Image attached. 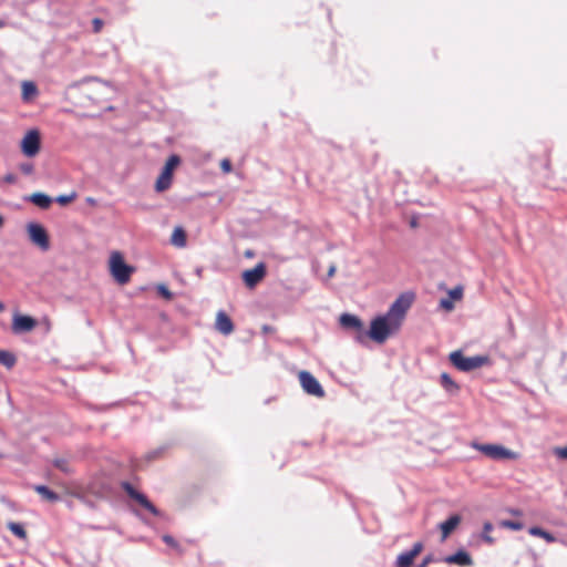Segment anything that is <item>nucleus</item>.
Instances as JSON below:
<instances>
[{
  "instance_id": "f257e3e1",
  "label": "nucleus",
  "mask_w": 567,
  "mask_h": 567,
  "mask_svg": "<svg viewBox=\"0 0 567 567\" xmlns=\"http://www.w3.org/2000/svg\"><path fill=\"white\" fill-rule=\"evenodd\" d=\"M400 329L398 321H393L386 315L379 316L371 321L370 329L365 332L371 340L377 343H384L389 337L396 333Z\"/></svg>"
},
{
  "instance_id": "f03ea898",
  "label": "nucleus",
  "mask_w": 567,
  "mask_h": 567,
  "mask_svg": "<svg viewBox=\"0 0 567 567\" xmlns=\"http://www.w3.org/2000/svg\"><path fill=\"white\" fill-rule=\"evenodd\" d=\"M470 446L493 461H515L520 456L519 453L512 451L501 444L478 443L476 441H472Z\"/></svg>"
},
{
  "instance_id": "7ed1b4c3",
  "label": "nucleus",
  "mask_w": 567,
  "mask_h": 567,
  "mask_svg": "<svg viewBox=\"0 0 567 567\" xmlns=\"http://www.w3.org/2000/svg\"><path fill=\"white\" fill-rule=\"evenodd\" d=\"M109 268L114 280L120 285H125L130 281L134 267L128 266L124 261V257L120 251H113L110 256Z\"/></svg>"
},
{
  "instance_id": "20e7f679",
  "label": "nucleus",
  "mask_w": 567,
  "mask_h": 567,
  "mask_svg": "<svg viewBox=\"0 0 567 567\" xmlns=\"http://www.w3.org/2000/svg\"><path fill=\"white\" fill-rule=\"evenodd\" d=\"M450 361L460 371L468 372L485 365L488 358L483 355L464 357L461 351H454L450 354Z\"/></svg>"
},
{
  "instance_id": "39448f33",
  "label": "nucleus",
  "mask_w": 567,
  "mask_h": 567,
  "mask_svg": "<svg viewBox=\"0 0 567 567\" xmlns=\"http://www.w3.org/2000/svg\"><path fill=\"white\" fill-rule=\"evenodd\" d=\"M181 158L177 155H171L166 161L159 176L155 182V190L158 193L167 190L173 182L174 169L179 165Z\"/></svg>"
},
{
  "instance_id": "423d86ee",
  "label": "nucleus",
  "mask_w": 567,
  "mask_h": 567,
  "mask_svg": "<svg viewBox=\"0 0 567 567\" xmlns=\"http://www.w3.org/2000/svg\"><path fill=\"white\" fill-rule=\"evenodd\" d=\"M414 300L413 293H402L396 298V300L392 303L389 311L385 313L393 321H398V324L401 327L403 319L405 317L406 311L412 306Z\"/></svg>"
},
{
  "instance_id": "0eeeda50",
  "label": "nucleus",
  "mask_w": 567,
  "mask_h": 567,
  "mask_svg": "<svg viewBox=\"0 0 567 567\" xmlns=\"http://www.w3.org/2000/svg\"><path fill=\"white\" fill-rule=\"evenodd\" d=\"M27 233L30 241L40 248L42 251L50 249V239L45 228L38 223H28Z\"/></svg>"
},
{
  "instance_id": "6e6552de",
  "label": "nucleus",
  "mask_w": 567,
  "mask_h": 567,
  "mask_svg": "<svg viewBox=\"0 0 567 567\" xmlns=\"http://www.w3.org/2000/svg\"><path fill=\"white\" fill-rule=\"evenodd\" d=\"M298 379L303 391L316 398H323L324 390L319 383V381L308 371H300L298 373Z\"/></svg>"
},
{
  "instance_id": "1a4fd4ad",
  "label": "nucleus",
  "mask_w": 567,
  "mask_h": 567,
  "mask_svg": "<svg viewBox=\"0 0 567 567\" xmlns=\"http://www.w3.org/2000/svg\"><path fill=\"white\" fill-rule=\"evenodd\" d=\"M267 267L264 262H258L254 268L247 269L241 277L246 287L252 289L266 277Z\"/></svg>"
},
{
  "instance_id": "9d476101",
  "label": "nucleus",
  "mask_w": 567,
  "mask_h": 567,
  "mask_svg": "<svg viewBox=\"0 0 567 567\" xmlns=\"http://www.w3.org/2000/svg\"><path fill=\"white\" fill-rule=\"evenodd\" d=\"M21 150L28 157L35 156L40 151V134L37 130L29 131L21 142Z\"/></svg>"
},
{
  "instance_id": "9b49d317",
  "label": "nucleus",
  "mask_w": 567,
  "mask_h": 567,
  "mask_svg": "<svg viewBox=\"0 0 567 567\" xmlns=\"http://www.w3.org/2000/svg\"><path fill=\"white\" fill-rule=\"evenodd\" d=\"M122 488L132 499L137 502L146 511H148L155 516L159 514L158 509L147 499V497L144 494L136 491L132 484H130L128 482H123Z\"/></svg>"
},
{
  "instance_id": "f8f14e48",
  "label": "nucleus",
  "mask_w": 567,
  "mask_h": 567,
  "mask_svg": "<svg viewBox=\"0 0 567 567\" xmlns=\"http://www.w3.org/2000/svg\"><path fill=\"white\" fill-rule=\"evenodd\" d=\"M340 324L346 329H353L358 332L357 340L363 342L365 332L363 330L362 321L354 315L343 313L340 316Z\"/></svg>"
},
{
  "instance_id": "ddd939ff",
  "label": "nucleus",
  "mask_w": 567,
  "mask_h": 567,
  "mask_svg": "<svg viewBox=\"0 0 567 567\" xmlns=\"http://www.w3.org/2000/svg\"><path fill=\"white\" fill-rule=\"evenodd\" d=\"M423 550V544L417 542L413 547L404 553H401L396 558V567H411L415 557Z\"/></svg>"
},
{
  "instance_id": "4468645a",
  "label": "nucleus",
  "mask_w": 567,
  "mask_h": 567,
  "mask_svg": "<svg viewBox=\"0 0 567 567\" xmlns=\"http://www.w3.org/2000/svg\"><path fill=\"white\" fill-rule=\"evenodd\" d=\"M215 328L224 336H229L235 330L230 317L223 310L218 311L216 315Z\"/></svg>"
},
{
  "instance_id": "2eb2a0df",
  "label": "nucleus",
  "mask_w": 567,
  "mask_h": 567,
  "mask_svg": "<svg viewBox=\"0 0 567 567\" xmlns=\"http://www.w3.org/2000/svg\"><path fill=\"white\" fill-rule=\"evenodd\" d=\"M443 560L446 564H454L461 567H467L473 565V559L471 555L465 550H458L453 555L446 556Z\"/></svg>"
},
{
  "instance_id": "dca6fc26",
  "label": "nucleus",
  "mask_w": 567,
  "mask_h": 567,
  "mask_svg": "<svg viewBox=\"0 0 567 567\" xmlns=\"http://www.w3.org/2000/svg\"><path fill=\"white\" fill-rule=\"evenodd\" d=\"M35 327V320L29 316H16L13 329L16 331H30Z\"/></svg>"
},
{
  "instance_id": "f3484780",
  "label": "nucleus",
  "mask_w": 567,
  "mask_h": 567,
  "mask_svg": "<svg viewBox=\"0 0 567 567\" xmlns=\"http://www.w3.org/2000/svg\"><path fill=\"white\" fill-rule=\"evenodd\" d=\"M461 517L458 515H452L445 522L440 524V529L442 533V540H445L450 534L460 525Z\"/></svg>"
},
{
  "instance_id": "a211bd4d",
  "label": "nucleus",
  "mask_w": 567,
  "mask_h": 567,
  "mask_svg": "<svg viewBox=\"0 0 567 567\" xmlns=\"http://www.w3.org/2000/svg\"><path fill=\"white\" fill-rule=\"evenodd\" d=\"M27 199L42 209L49 208L52 203V198L43 193H34Z\"/></svg>"
},
{
  "instance_id": "6ab92c4d",
  "label": "nucleus",
  "mask_w": 567,
  "mask_h": 567,
  "mask_svg": "<svg viewBox=\"0 0 567 567\" xmlns=\"http://www.w3.org/2000/svg\"><path fill=\"white\" fill-rule=\"evenodd\" d=\"M34 491L39 493L41 497L49 503H55L60 499V496L45 485H35Z\"/></svg>"
},
{
  "instance_id": "aec40b11",
  "label": "nucleus",
  "mask_w": 567,
  "mask_h": 567,
  "mask_svg": "<svg viewBox=\"0 0 567 567\" xmlns=\"http://www.w3.org/2000/svg\"><path fill=\"white\" fill-rule=\"evenodd\" d=\"M187 241V236L185 230L182 227H176L172 234L171 243L176 247H185Z\"/></svg>"
},
{
  "instance_id": "412c9836",
  "label": "nucleus",
  "mask_w": 567,
  "mask_h": 567,
  "mask_svg": "<svg viewBox=\"0 0 567 567\" xmlns=\"http://www.w3.org/2000/svg\"><path fill=\"white\" fill-rule=\"evenodd\" d=\"M110 89L105 85L97 84L90 89L89 97L96 104H102L104 100L102 99V93L109 91Z\"/></svg>"
},
{
  "instance_id": "4be33fe9",
  "label": "nucleus",
  "mask_w": 567,
  "mask_h": 567,
  "mask_svg": "<svg viewBox=\"0 0 567 567\" xmlns=\"http://www.w3.org/2000/svg\"><path fill=\"white\" fill-rule=\"evenodd\" d=\"M38 94L37 85L31 81H24L22 83V99L24 101L32 100Z\"/></svg>"
},
{
  "instance_id": "5701e85b",
  "label": "nucleus",
  "mask_w": 567,
  "mask_h": 567,
  "mask_svg": "<svg viewBox=\"0 0 567 567\" xmlns=\"http://www.w3.org/2000/svg\"><path fill=\"white\" fill-rule=\"evenodd\" d=\"M441 385L450 393H456L460 390V386L452 380L450 374L442 373L441 374Z\"/></svg>"
},
{
  "instance_id": "b1692460",
  "label": "nucleus",
  "mask_w": 567,
  "mask_h": 567,
  "mask_svg": "<svg viewBox=\"0 0 567 567\" xmlns=\"http://www.w3.org/2000/svg\"><path fill=\"white\" fill-rule=\"evenodd\" d=\"M528 533L533 536H537L545 539L547 543H554L556 540L553 534L537 526L530 527Z\"/></svg>"
},
{
  "instance_id": "393cba45",
  "label": "nucleus",
  "mask_w": 567,
  "mask_h": 567,
  "mask_svg": "<svg viewBox=\"0 0 567 567\" xmlns=\"http://www.w3.org/2000/svg\"><path fill=\"white\" fill-rule=\"evenodd\" d=\"M16 362L17 358L13 353L6 350H0V363L2 365H4L7 369H11L14 367Z\"/></svg>"
},
{
  "instance_id": "a878e982",
  "label": "nucleus",
  "mask_w": 567,
  "mask_h": 567,
  "mask_svg": "<svg viewBox=\"0 0 567 567\" xmlns=\"http://www.w3.org/2000/svg\"><path fill=\"white\" fill-rule=\"evenodd\" d=\"M9 529L19 538L24 539L27 537V533L23 526L19 523H10Z\"/></svg>"
},
{
  "instance_id": "bb28decb",
  "label": "nucleus",
  "mask_w": 567,
  "mask_h": 567,
  "mask_svg": "<svg viewBox=\"0 0 567 567\" xmlns=\"http://www.w3.org/2000/svg\"><path fill=\"white\" fill-rule=\"evenodd\" d=\"M499 525L504 528H508L512 530H520L524 527L523 523L516 522V520H508V519L502 520L499 523Z\"/></svg>"
},
{
  "instance_id": "cd10ccee",
  "label": "nucleus",
  "mask_w": 567,
  "mask_h": 567,
  "mask_svg": "<svg viewBox=\"0 0 567 567\" xmlns=\"http://www.w3.org/2000/svg\"><path fill=\"white\" fill-rule=\"evenodd\" d=\"M493 530V525L489 522H486L483 526L482 538L488 543L493 544L494 539L489 536V533Z\"/></svg>"
},
{
  "instance_id": "c85d7f7f",
  "label": "nucleus",
  "mask_w": 567,
  "mask_h": 567,
  "mask_svg": "<svg viewBox=\"0 0 567 567\" xmlns=\"http://www.w3.org/2000/svg\"><path fill=\"white\" fill-rule=\"evenodd\" d=\"M162 539H163V542H164L167 546H169V547H172V548H174V549L178 550L179 553H182L181 547H179V544L174 539V537H172V536H169V535H164V536L162 537Z\"/></svg>"
},
{
  "instance_id": "c756f323",
  "label": "nucleus",
  "mask_w": 567,
  "mask_h": 567,
  "mask_svg": "<svg viewBox=\"0 0 567 567\" xmlns=\"http://www.w3.org/2000/svg\"><path fill=\"white\" fill-rule=\"evenodd\" d=\"M449 295H450V299L452 301L461 300L462 297H463V289H462V287H455V288H453L452 290L449 291Z\"/></svg>"
},
{
  "instance_id": "7c9ffc66",
  "label": "nucleus",
  "mask_w": 567,
  "mask_h": 567,
  "mask_svg": "<svg viewBox=\"0 0 567 567\" xmlns=\"http://www.w3.org/2000/svg\"><path fill=\"white\" fill-rule=\"evenodd\" d=\"M554 454L559 458L567 460V445L555 447Z\"/></svg>"
},
{
  "instance_id": "2f4dec72",
  "label": "nucleus",
  "mask_w": 567,
  "mask_h": 567,
  "mask_svg": "<svg viewBox=\"0 0 567 567\" xmlns=\"http://www.w3.org/2000/svg\"><path fill=\"white\" fill-rule=\"evenodd\" d=\"M103 25H104V22L100 18H94L92 20V28H93L94 33L101 32Z\"/></svg>"
},
{
  "instance_id": "473e14b6",
  "label": "nucleus",
  "mask_w": 567,
  "mask_h": 567,
  "mask_svg": "<svg viewBox=\"0 0 567 567\" xmlns=\"http://www.w3.org/2000/svg\"><path fill=\"white\" fill-rule=\"evenodd\" d=\"M220 168L226 174L230 173L233 169L231 162L228 158H224L220 162Z\"/></svg>"
},
{
  "instance_id": "72a5a7b5",
  "label": "nucleus",
  "mask_w": 567,
  "mask_h": 567,
  "mask_svg": "<svg viewBox=\"0 0 567 567\" xmlns=\"http://www.w3.org/2000/svg\"><path fill=\"white\" fill-rule=\"evenodd\" d=\"M440 306H441V308H443L446 311H451L454 308V303H453V301L450 298L449 299H441Z\"/></svg>"
},
{
  "instance_id": "f704fd0d",
  "label": "nucleus",
  "mask_w": 567,
  "mask_h": 567,
  "mask_svg": "<svg viewBox=\"0 0 567 567\" xmlns=\"http://www.w3.org/2000/svg\"><path fill=\"white\" fill-rule=\"evenodd\" d=\"M20 171L25 175H30L33 172V165L31 163H22Z\"/></svg>"
},
{
  "instance_id": "c9c22d12",
  "label": "nucleus",
  "mask_w": 567,
  "mask_h": 567,
  "mask_svg": "<svg viewBox=\"0 0 567 567\" xmlns=\"http://www.w3.org/2000/svg\"><path fill=\"white\" fill-rule=\"evenodd\" d=\"M55 202H58L61 205H65L71 203V194L60 195L55 198Z\"/></svg>"
},
{
  "instance_id": "e433bc0d",
  "label": "nucleus",
  "mask_w": 567,
  "mask_h": 567,
  "mask_svg": "<svg viewBox=\"0 0 567 567\" xmlns=\"http://www.w3.org/2000/svg\"><path fill=\"white\" fill-rule=\"evenodd\" d=\"M158 291L164 298L172 299V292L165 286H159Z\"/></svg>"
},
{
  "instance_id": "4c0bfd02",
  "label": "nucleus",
  "mask_w": 567,
  "mask_h": 567,
  "mask_svg": "<svg viewBox=\"0 0 567 567\" xmlns=\"http://www.w3.org/2000/svg\"><path fill=\"white\" fill-rule=\"evenodd\" d=\"M17 176L12 173H9L3 176V182L7 184H14L17 182Z\"/></svg>"
},
{
  "instance_id": "58836bf2",
  "label": "nucleus",
  "mask_w": 567,
  "mask_h": 567,
  "mask_svg": "<svg viewBox=\"0 0 567 567\" xmlns=\"http://www.w3.org/2000/svg\"><path fill=\"white\" fill-rule=\"evenodd\" d=\"M336 271H337V267H336V265H331V266L329 267V269H328V274H327V275H328V277H329V278H332V277L334 276Z\"/></svg>"
},
{
  "instance_id": "ea45409f",
  "label": "nucleus",
  "mask_w": 567,
  "mask_h": 567,
  "mask_svg": "<svg viewBox=\"0 0 567 567\" xmlns=\"http://www.w3.org/2000/svg\"><path fill=\"white\" fill-rule=\"evenodd\" d=\"M432 561V557L431 556H426L422 564L420 565V567H426Z\"/></svg>"
},
{
  "instance_id": "a19ab883",
  "label": "nucleus",
  "mask_w": 567,
  "mask_h": 567,
  "mask_svg": "<svg viewBox=\"0 0 567 567\" xmlns=\"http://www.w3.org/2000/svg\"><path fill=\"white\" fill-rule=\"evenodd\" d=\"M4 310V305L0 301V312Z\"/></svg>"
},
{
  "instance_id": "79ce46f5",
  "label": "nucleus",
  "mask_w": 567,
  "mask_h": 567,
  "mask_svg": "<svg viewBox=\"0 0 567 567\" xmlns=\"http://www.w3.org/2000/svg\"><path fill=\"white\" fill-rule=\"evenodd\" d=\"M3 225V217L0 215V227Z\"/></svg>"
},
{
  "instance_id": "37998d69",
  "label": "nucleus",
  "mask_w": 567,
  "mask_h": 567,
  "mask_svg": "<svg viewBox=\"0 0 567 567\" xmlns=\"http://www.w3.org/2000/svg\"><path fill=\"white\" fill-rule=\"evenodd\" d=\"M4 25V22L2 20H0V28H2Z\"/></svg>"
}]
</instances>
